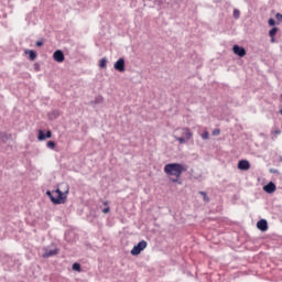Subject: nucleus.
Returning a JSON list of instances; mask_svg holds the SVG:
<instances>
[{
	"instance_id": "1",
	"label": "nucleus",
	"mask_w": 282,
	"mask_h": 282,
	"mask_svg": "<svg viewBox=\"0 0 282 282\" xmlns=\"http://www.w3.org/2000/svg\"><path fill=\"white\" fill-rule=\"evenodd\" d=\"M186 171V167L180 163H169L164 166V173L165 175H170L172 177L176 178H170L171 182L174 184L180 182V178L182 177V174Z\"/></svg>"
},
{
	"instance_id": "2",
	"label": "nucleus",
	"mask_w": 282,
	"mask_h": 282,
	"mask_svg": "<svg viewBox=\"0 0 282 282\" xmlns=\"http://www.w3.org/2000/svg\"><path fill=\"white\" fill-rule=\"evenodd\" d=\"M47 197H50L51 202L55 205L65 204L67 202V195H69V186L66 185V189L63 192L61 188L55 191H47Z\"/></svg>"
},
{
	"instance_id": "3",
	"label": "nucleus",
	"mask_w": 282,
	"mask_h": 282,
	"mask_svg": "<svg viewBox=\"0 0 282 282\" xmlns=\"http://www.w3.org/2000/svg\"><path fill=\"white\" fill-rule=\"evenodd\" d=\"M147 246H148L147 240H141L137 246H134L131 249L130 254H132V257H138L140 252L147 249Z\"/></svg>"
},
{
	"instance_id": "4",
	"label": "nucleus",
	"mask_w": 282,
	"mask_h": 282,
	"mask_svg": "<svg viewBox=\"0 0 282 282\" xmlns=\"http://www.w3.org/2000/svg\"><path fill=\"white\" fill-rule=\"evenodd\" d=\"M232 52L234 54H236V56H240V58H243V56H246V48H243V46H239L236 44L232 47Z\"/></svg>"
},
{
	"instance_id": "5",
	"label": "nucleus",
	"mask_w": 282,
	"mask_h": 282,
	"mask_svg": "<svg viewBox=\"0 0 282 282\" xmlns=\"http://www.w3.org/2000/svg\"><path fill=\"white\" fill-rule=\"evenodd\" d=\"M113 67H115L116 72H120L121 74H122L123 72H126V68H124V58H122V57L119 58V59L115 63Z\"/></svg>"
},
{
	"instance_id": "6",
	"label": "nucleus",
	"mask_w": 282,
	"mask_h": 282,
	"mask_svg": "<svg viewBox=\"0 0 282 282\" xmlns=\"http://www.w3.org/2000/svg\"><path fill=\"white\" fill-rule=\"evenodd\" d=\"M53 58L56 63H63V61H65V54H63V51L57 50L54 52Z\"/></svg>"
},
{
	"instance_id": "7",
	"label": "nucleus",
	"mask_w": 282,
	"mask_h": 282,
	"mask_svg": "<svg viewBox=\"0 0 282 282\" xmlns=\"http://www.w3.org/2000/svg\"><path fill=\"white\" fill-rule=\"evenodd\" d=\"M239 171H250V161L241 160L238 162Z\"/></svg>"
},
{
	"instance_id": "8",
	"label": "nucleus",
	"mask_w": 282,
	"mask_h": 282,
	"mask_svg": "<svg viewBox=\"0 0 282 282\" xmlns=\"http://www.w3.org/2000/svg\"><path fill=\"white\" fill-rule=\"evenodd\" d=\"M44 253H43V258L44 259H50V257H56V254H58V249H44Z\"/></svg>"
},
{
	"instance_id": "9",
	"label": "nucleus",
	"mask_w": 282,
	"mask_h": 282,
	"mask_svg": "<svg viewBox=\"0 0 282 282\" xmlns=\"http://www.w3.org/2000/svg\"><path fill=\"white\" fill-rule=\"evenodd\" d=\"M263 191H265L269 195H272V193L276 191V184L270 182L263 186Z\"/></svg>"
},
{
	"instance_id": "10",
	"label": "nucleus",
	"mask_w": 282,
	"mask_h": 282,
	"mask_svg": "<svg viewBox=\"0 0 282 282\" xmlns=\"http://www.w3.org/2000/svg\"><path fill=\"white\" fill-rule=\"evenodd\" d=\"M258 230H261L262 232H265L268 230V220L261 219L257 223Z\"/></svg>"
},
{
	"instance_id": "11",
	"label": "nucleus",
	"mask_w": 282,
	"mask_h": 282,
	"mask_svg": "<svg viewBox=\"0 0 282 282\" xmlns=\"http://www.w3.org/2000/svg\"><path fill=\"white\" fill-rule=\"evenodd\" d=\"M182 132L186 140H191V138H193V132L189 128H182Z\"/></svg>"
},
{
	"instance_id": "12",
	"label": "nucleus",
	"mask_w": 282,
	"mask_h": 282,
	"mask_svg": "<svg viewBox=\"0 0 282 282\" xmlns=\"http://www.w3.org/2000/svg\"><path fill=\"white\" fill-rule=\"evenodd\" d=\"M24 54H29L30 61H36V52H34L32 50H25Z\"/></svg>"
},
{
	"instance_id": "13",
	"label": "nucleus",
	"mask_w": 282,
	"mask_h": 282,
	"mask_svg": "<svg viewBox=\"0 0 282 282\" xmlns=\"http://www.w3.org/2000/svg\"><path fill=\"white\" fill-rule=\"evenodd\" d=\"M99 67L101 69H106L107 68V57H102L100 61H99Z\"/></svg>"
},
{
	"instance_id": "14",
	"label": "nucleus",
	"mask_w": 282,
	"mask_h": 282,
	"mask_svg": "<svg viewBox=\"0 0 282 282\" xmlns=\"http://www.w3.org/2000/svg\"><path fill=\"white\" fill-rule=\"evenodd\" d=\"M276 32H278V29L276 28H272L269 32V35L271 36L272 39V42H274V36H276Z\"/></svg>"
},
{
	"instance_id": "15",
	"label": "nucleus",
	"mask_w": 282,
	"mask_h": 282,
	"mask_svg": "<svg viewBox=\"0 0 282 282\" xmlns=\"http://www.w3.org/2000/svg\"><path fill=\"white\" fill-rule=\"evenodd\" d=\"M37 140H40V142L45 140V132H43V130H39Z\"/></svg>"
},
{
	"instance_id": "16",
	"label": "nucleus",
	"mask_w": 282,
	"mask_h": 282,
	"mask_svg": "<svg viewBox=\"0 0 282 282\" xmlns=\"http://www.w3.org/2000/svg\"><path fill=\"white\" fill-rule=\"evenodd\" d=\"M104 206H106V207L102 209V213L105 215H107V213H109L111 210V207H109V203L108 202H104Z\"/></svg>"
},
{
	"instance_id": "17",
	"label": "nucleus",
	"mask_w": 282,
	"mask_h": 282,
	"mask_svg": "<svg viewBox=\"0 0 282 282\" xmlns=\"http://www.w3.org/2000/svg\"><path fill=\"white\" fill-rule=\"evenodd\" d=\"M47 149L54 150L56 149V143L54 141H48L46 143Z\"/></svg>"
},
{
	"instance_id": "18",
	"label": "nucleus",
	"mask_w": 282,
	"mask_h": 282,
	"mask_svg": "<svg viewBox=\"0 0 282 282\" xmlns=\"http://www.w3.org/2000/svg\"><path fill=\"white\" fill-rule=\"evenodd\" d=\"M239 17H241L239 9H234V19H239Z\"/></svg>"
},
{
	"instance_id": "19",
	"label": "nucleus",
	"mask_w": 282,
	"mask_h": 282,
	"mask_svg": "<svg viewBox=\"0 0 282 282\" xmlns=\"http://www.w3.org/2000/svg\"><path fill=\"white\" fill-rule=\"evenodd\" d=\"M175 139L177 142H180V144H186V139L184 137H175Z\"/></svg>"
},
{
	"instance_id": "20",
	"label": "nucleus",
	"mask_w": 282,
	"mask_h": 282,
	"mask_svg": "<svg viewBox=\"0 0 282 282\" xmlns=\"http://www.w3.org/2000/svg\"><path fill=\"white\" fill-rule=\"evenodd\" d=\"M200 138H202V140H208V138H209L208 131L203 132L200 134Z\"/></svg>"
},
{
	"instance_id": "21",
	"label": "nucleus",
	"mask_w": 282,
	"mask_h": 282,
	"mask_svg": "<svg viewBox=\"0 0 282 282\" xmlns=\"http://www.w3.org/2000/svg\"><path fill=\"white\" fill-rule=\"evenodd\" d=\"M199 194L203 196L204 202H209V198L206 192H199Z\"/></svg>"
},
{
	"instance_id": "22",
	"label": "nucleus",
	"mask_w": 282,
	"mask_h": 282,
	"mask_svg": "<svg viewBox=\"0 0 282 282\" xmlns=\"http://www.w3.org/2000/svg\"><path fill=\"white\" fill-rule=\"evenodd\" d=\"M73 270H75L76 272H80V264L79 263H74L73 264Z\"/></svg>"
},
{
	"instance_id": "23",
	"label": "nucleus",
	"mask_w": 282,
	"mask_h": 282,
	"mask_svg": "<svg viewBox=\"0 0 282 282\" xmlns=\"http://www.w3.org/2000/svg\"><path fill=\"white\" fill-rule=\"evenodd\" d=\"M0 140H2V142H6V140H8V135H6V133L0 132Z\"/></svg>"
},
{
	"instance_id": "24",
	"label": "nucleus",
	"mask_w": 282,
	"mask_h": 282,
	"mask_svg": "<svg viewBox=\"0 0 282 282\" xmlns=\"http://www.w3.org/2000/svg\"><path fill=\"white\" fill-rule=\"evenodd\" d=\"M269 25H276V21H274V19H269Z\"/></svg>"
},
{
	"instance_id": "25",
	"label": "nucleus",
	"mask_w": 282,
	"mask_h": 282,
	"mask_svg": "<svg viewBox=\"0 0 282 282\" xmlns=\"http://www.w3.org/2000/svg\"><path fill=\"white\" fill-rule=\"evenodd\" d=\"M35 45H36V47H43V41H37V42L35 43Z\"/></svg>"
},
{
	"instance_id": "26",
	"label": "nucleus",
	"mask_w": 282,
	"mask_h": 282,
	"mask_svg": "<svg viewBox=\"0 0 282 282\" xmlns=\"http://www.w3.org/2000/svg\"><path fill=\"white\" fill-rule=\"evenodd\" d=\"M275 19H278V21L282 22V14L281 13H276Z\"/></svg>"
},
{
	"instance_id": "27",
	"label": "nucleus",
	"mask_w": 282,
	"mask_h": 282,
	"mask_svg": "<svg viewBox=\"0 0 282 282\" xmlns=\"http://www.w3.org/2000/svg\"><path fill=\"white\" fill-rule=\"evenodd\" d=\"M46 138H52V131H50V130L46 131L45 139Z\"/></svg>"
},
{
	"instance_id": "28",
	"label": "nucleus",
	"mask_w": 282,
	"mask_h": 282,
	"mask_svg": "<svg viewBox=\"0 0 282 282\" xmlns=\"http://www.w3.org/2000/svg\"><path fill=\"white\" fill-rule=\"evenodd\" d=\"M272 133H274L275 135L281 134V130H274Z\"/></svg>"
},
{
	"instance_id": "29",
	"label": "nucleus",
	"mask_w": 282,
	"mask_h": 282,
	"mask_svg": "<svg viewBox=\"0 0 282 282\" xmlns=\"http://www.w3.org/2000/svg\"><path fill=\"white\" fill-rule=\"evenodd\" d=\"M214 135H219V130H215Z\"/></svg>"
},
{
	"instance_id": "30",
	"label": "nucleus",
	"mask_w": 282,
	"mask_h": 282,
	"mask_svg": "<svg viewBox=\"0 0 282 282\" xmlns=\"http://www.w3.org/2000/svg\"><path fill=\"white\" fill-rule=\"evenodd\" d=\"M271 173H278V170H270Z\"/></svg>"
},
{
	"instance_id": "31",
	"label": "nucleus",
	"mask_w": 282,
	"mask_h": 282,
	"mask_svg": "<svg viewBox=\"0 0 282 282\" xmlns=\"http://www.w3.org/2000/svg\"><path fill=\"white\" fill-rule=\"evenodd\" d=\"M280 161L282 162V156L280 158Z\"/></svg>"
}]
</instances>
